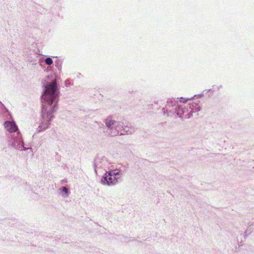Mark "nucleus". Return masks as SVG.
<instances>
[{"mask_svg": "<svg viewBox=\"0 0 254 254\" xmlns=\"http://www.w3.org/2000/svg\"><path fill=\"white\" fill-rule=\"evenodd\" d=\"M59 92L57 89L56 81L48 83L42 95L43 103L42 120L39 125V132L47 129L50 125L53 116L52 114L56 111V107L59 99Z\"/></svg>", "mask_w": 254, "mask_h": 254, "instance_id": "f257e3e1", "label": "nucleus"}, {"mask_svg": "<svg viewBox=\"0 0 254 254\" xmlns=\"http://www.w3.org/2000/svg\"><path fill=\"white\" fill-rule=\"evenodd\" d=\"M123 176L121 170L114 169L111 170L103 175L101 180L102 185L107 186L116 185L118 183V180Z\"/></svg>", "mask_w": 254, "mask_h": 254, "instance_id": "f03ea898", "label": "nucleus"}, {"mask_svg": "<svg viewBox=\"0 0 254 254\" xmlns=\"http://www.w3.org/2000/svg\"><path fill=\"white\" fill-rule=\"evenodd\" d=\"M105 125L107 127V129L106 130V133L111 136H115L119 135V131L117 130L116 127L117 122L112 119L111 117H108L105 120Z\"/></svg>", "mask_w": 254, "mask_h": 254, "instance_id": "7ed1b4c3", "label": "nucleus"}, {"mask_svg": "<svg viewBox=\"0 0 254 254\" xmlns=\"http://www.w3.org/2000/svg\"><path fill=\"white\" fill-rule=\"evenodd\" d=\"M191 106L190 104L181 105L176 109V113L179 117L182 119H188L192 116L190 112Z\"/></svg>", "mask_w": 254, "mask_h": 254, "instance_id": "20e7f679", "label": "nucleus"}, {"mask_svg": "<svg viewBox=\"0 0 254 254\" xmlns=\"http://www.w3.org/2000/svg\"><path fill=\"white\" fill-rule=\"evenodd\" d=\"M11 145L19 150H21L24 147V143L19 132L17 133V136L13 138V141L11 143Z\"/></svg>", "mask_w": 254, "mask_h": 254, "instance_id": "39448f33", "label": "nucleus"}, {"mask_svg": "<svg viewBox=\"0 0 254 254\" xmlns=\"http://www.w3.org/2000/svg\"><path fill=\"white\" fill-rule=\"evenodd\" d=\"M108 165L107 161L105 158H98L95 161V170L96 172L97 168H105Z\"/></svg>", "mask_w": 254, "mask_h": 254, "instance_id": "423d86ee", "label": "nucleus"}, {"mask_svg": "<svg viewBox=\"0 0 254 254\" xmlns=\"http://www.w3.org/2000/svg\"><path fill=\"white\" fill-rule=\"evenodd\" d=\"M4 125L5 128L10 132H15L18 130L17 127L14 122L6 121Z\"/></svg>", "mask_w": 254, "mask_h": 254, "instance_id": "0eeeda50", "label": "nucleus"}, {"mask_svg": "<svg viewBox=\"0 0 254 254\" xmlns=\"http://www.w3.org/2000/svg\"><path fill=\"white\" fill-rule=\"evenodd\" d=\"M116 127L119 131V135H123L129 132L128 127L124 126L123 123L117 122Z\"/></svg>", "mask_w": 254, "mask_h": 254, "instance_id": "6e6552de", "label": "nucleus"}, {"mask_svg": "<svg viewBox=\"0 0 254 254\" xmlns=\"http://www.w3.org/2000/svg\"><path fill=\"white\" fill-rule=\"evenodd\" d=\"M189 104L191 106V107L190 108V112H191V113L193 112H198L200 110V106L196 103L193 102L191 104Z\"/></svg>", "mask_w": 254, "mask_h": 254, "instance_id": "1a4fd4ad", "label": "nucleus"}, {"mask_svg": "<svg viewBox=\"0 0 254 254\" xmlns=\"http://www.w3.org/2000/svg\"><path fill=\"white\" fill-rule=\"evenodd\" d=\"M61 189L62 191L64 193V194H63V196L64 197H67L68 195V190L65 187H62Z\"/></svg>", "mask_w": 254, "mask_h": 254, "instance_id": "9d476101", "label": "nucleus"}, {"mask_svg": "<svg viewBox=\"0 0 254 254\" xmlns=\"http://www.w3.org/2000/svg\"><path fill=\"white\" fill-rule=\"evenodd\" d=\"M45 63L48 65H51L53 64V61L51 58H47L45 60Z\"/></svg>", "mask_w": 254, "mask_h": 254, "instance_id": "9b49d317", "label": "nucleus"}, {"mask_svg": "<svg viewBox=\"0 0 254 254\" xmlns=\"http://www.w3.org/2000/svg\"><path fill=\"white\" fill-rule=\"evenodd\" d=\"M28 148H24V150H27Z\"/></svg>", "mask_w": 254, "mask_h": 254, "instance_id": "f8f14e48", "label": "nucleus"}]
</instances>
